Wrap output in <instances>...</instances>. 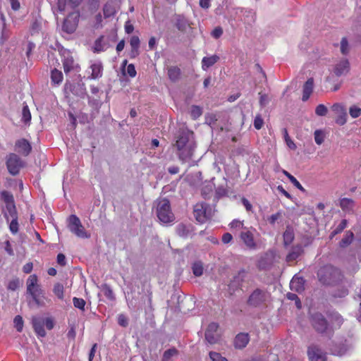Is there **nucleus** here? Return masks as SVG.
<instances>
[{"label":"nucleus","instance_id":"72a5a7b5","mask_svg":"<svg viewBox=\"0 0 361 361\" xmlns=\"http://www.w3.org/2000/svg\"><path fill=\"white\" fill-rule=\"evenodd\" d=\"M101 290L104 295L110 300H114L115 296L111 287L107 284H103L101 286Z\"/></svg>","mask_w":361,"mask_h":361},{"label":"nucleus","instance_id":"9b49d317","mask_svg":"<svg viewBox=\"0 0 361 361\" xmlns=\"http://www.w3.org/2000/svg\"><path fill=\"white\" fill-rule=\"evenodd\" d=\"M78 25V16L71 13L64 19L62 24V30L68 34H72L76 30Z\"/></svg>","mask_w":361,"mask_h":361},{"label":"nucleus","instance_id":"79ce46f5","mask_svg":"<svg viewBox=\"0 0 361 361\" xmlns=\"http://www.w3.org/2000/svg\"><path fill=\"white\" fill-rule=\"evenodd\" d=\"M54 293L58 297V298L63 299V286L61 283H56L53 288Z\"/></svg>","mask_w":361,"mask_h":361},{"label":"nucleus","instance_id":"ddd939ff","mask_svg":"<svg viewBox=\"0 0 361 361\" xmlns=\"http://www.w3.org/2000/svg\"><path fill=\"white\" fill-rule=\"evenodd\" d=\"M331 109L337 114L336 123L339 126H343L347 122V112L345 108L341 104H334Z\"/></svg>","mask_w":361,"mask_h":361},{"label":"nucleus","instance_id":"4be33fe9","mask_svg":"<svg viewBox=\"0 0 361 361\" xmlns=\"http://www.w3.org/2000/svg\"><path fill=\"white\" fill-rule=\"evenodd\" d=\"M130 44L131 47L130 57L135 58L139 55V47L140 40L138 36L133 35L130 37Z\"/></svg>","mask_w":361,"mask_h":361},{"label":"nucleus","instance_id":"603ef678","mask_svg":"<svg viewBox=\"0 0 361 361\" xmlns=\"http://www.w3.org/2000/svg\"><path fill=\"white\" fill-rule=\"evenodd\" d=\"M9 229L13 234H16L18 231V219H11L9 224Z\"/></svg>","mask_w":361,"mask_h":361},{"label":"nucleus","instance_id":"cd10ccee","mask_svg":"<svg viewBox=\"0 0 361 361\" xmlns=\"http://www.w3.org/2000/svg\"><path fill=\"white\" fill-rule=\"evenodd\" d=\"M103 13L105 18L114 16L116 13V8L113 1H108L104 4Z\"/></svg>","mask_w":361,"mask_h":361},{"label":"nucleus","instance_id":"f704fd0d","mask_svg":"<svg viewBox=\"0 0 361 361\" xmlns=\"http://www.w3.org/2000/svg\"><path fill=\"white\" fill-rule=\"evenodd\" d=\"M104 36L97 38L94 44V52L99 53L105 50L104 44L103 43Z\"/></svg>","mask_w":361,"mask_h":361},{"label":"nucleus","instance_id":"680f3d73","mask_svg":"<svg viewBox=\"0 0 361 361\" xmlns=\"http://www.w3.org/2000/svg\"><path fill=\"white\" fill-rule=\"evenodd\" d=\"M222 34L223 29L219 26L215 27L212 32V36L215 39L219 38L222 35Z\"/></svg>","mask_w":361,"mask_h":361},{"label":"nucleus","instance_id":"7ed1b4c3","mask_svg":"<svg viewBox=\"0 0 361 361\" xmlns=\"http://www.w3.org/2000/svg\"><path fill=\"white\" fill-rule=\"evenodd\" d=\"M310 322L313 329L322 335H326L329 338L333 336V329L325 317L319 312L311 315Z\"/></svg>","mask_w":361,"mask_h":361},{"label":"nucleus","instance_id":"864d4df0","mask_svg":"<svg viewBox=\"0 0 361 361\" xmlns=\"http://www.w3.org/2000/svg\"><path fill=\"white\" fill-rule=\"evenodd\" d=\"M264 125V120L260 114H257L254 119V127L257 130H259Z\"/></svg>","mask_w":361,"mask_h":361},{"label":"nucleus","instance_id":"393cba45","mask_svg":"<svg viewBox=\"0 0 361 361\" xmlns=\"http://www.w3.org/2000/svg\"><path fill=\"white\" fill-rule=\"evenodd\" d=\"M219 60V56L214 54L210 56H204L202 59V68L207 71L209 68L214 65Z\"/></svg>","mask_w":361,"mask_h":361},{"label":"nucleus","instance_id":"09e8293b","mask_svg":"<svg viewBox=\"0 0 361 361\" xmlns=\"http://www.w3.org/2000/svg\"><path fill=\"white\" fill-rule=\"evenodd\" d=\"M209 357L212 361H228V360L223 357L219 353L211 351L209 353Z\"/></svg>","mask_w":361,"mask_h":361},{"label":"nucleus","instance_id":"774afa93","mask_svg":"<svg viewBox=\"0 0 361 361\" xmlns=\"http://www.w3.org/2000/svg\"><path fill=\"white\" fill-rule=\"evenodd\" d=\"M44 325L46 326L47 329L51 330L54 328V320L52 319V318L47 317V318H46L45 320H44Z\"/></svg>","mask_w":361,"mask_h":361},{"label":"nucleus","instance_id":"e2e57ef3","mask_svg":"<svg viewBox=\"0 0 361 361\" xmlns=\"http://www.w3.org/2000/svg\"><path fill=\"white\" fill-rule=\"evenodd\" d=\"M127 73L131 78H134L136 75L137 72H136L135 66L133 64L130 63V64L128 65Z\"/></svg>","mask_w":361,"mask_h":361},{"label":"nucleus","instance_id":"5701e85b","mask_svg":"<svg viewBox=\"0 0 361 361\" xmlns=\"http://www.w3.org/2000/svg\"><path fill=\"white\" fill-rule=\"evenodd\" d=\"M63 68L66 74H68L75 68V61L72 56L68 54L67 56H64L63 60Z\"/></svg>","mask_w":361,"mask_h":361},{"label":"nucleus","instance_id":"c756f323","mask_svg":"<svg viewBox=\"0 0 361 361\" xmlns=\"http://www.w3.org/2000/svg\"><path fill=\"white\" fill-rule=\"evenodd\" d=\"M339 205L344 212H350L353 210L355 202L352 199L345 197L340 200Z\"/></svg>","mask_w":361,"mask_h":361},{"label":"nucleus","instance_id":"13d9d810","mask_svg":"<svg viewBox=\"0 0 361 361\" xmlns=\"http://www.w3.org/2000/svg\"><path fill=\"white\" fill-rule=\"evenodd\" d=\"M293 240V235L290 232L286 231L283 234V240L286 245H289Z\"/></svg>","mask_w":361,"mask_h":361},{"label":"nucleus","instance_id":"de8ad7c7","mask_svg":"<svg viewBox=\"0 0 361 361\" xmlns=\"http://www.w3.org/2000/svg\"><path fill=\"white\" fill-rule=\"evenodd\" d=\"M177 354V350L175 348L169 349L164 352L162 361H170V359Z\"/></svg>","mask_w":361,"mask_h":361},{"label":"nucleus","instance_id":"37998d69","mask_svg":"<svg viewBox=\"0 0 361 361\" xmlns=\"http://www.w3.org/2000/svg\"><path fill=\"white\" fill-rule=\"evenodd\" d=\"M202 114V109L199 106H192L190 110V116L192 119L198 118Z\"/></svg>","mask_w":361,"mask_h":361},{"label":"nucleus","instance_id":"052dcab7","mask_svg":"<svg viewBox=\"0 0 361 361\" xmlns=\"http://www.w3.org/2000/svg\"><path fill=\"white\" fill-rule=\"evenodd\" d=\"M255 69L257 72V75H258V78H262L264 80V81H266L267 80V78H266V74L264 72L262 68L261 67V66L258 63H257L255 65Z\"/></svg>","mask_w":361,"mask_h":361},{"label":"nucleus","instance_id":"7c9ffc66","mask_svg":"<svg viewBox=\"0 0 361 361\" xmlns=\"http://www.w3.org/2000/svg\"><path fill=\"white\" fill-rule=\"evenodd\" d=\"M63 79V73L61 71L54 68L51 72V81L54 85H59L62 82Z\"/></svg>","mask_w":361,"mask_h":361},{"label":"nucleus","instance_id":"8fccbe9b","mask_svg":"<svg viewBox=\"0 0 361 361\" xmlns=\"http://www.w3.org/2000/svg\"><path fill=\"white\" fill-rule=\"evenodd\" d=\"M328 112V109L324 104H319L315 109V114L319 116H324Z\"/></svg>","mask_w":361,"mask_h":361},{"label":"nucleus","instance_id":"f257e3e1","mask_svg":"<svg viewBox=\"0 0 361 361\" xmlns=\"http://www.w3.org/2000/svg\"><path fill=\"white\" fill-rule=\"evenodd\" d=\"M174 147L176 154L183 163L190 161L196 148L193 133L190 130L181 131L176 137Z\"/></svg>","mask_w":361,"mask_h":361},{"label":"nucleus","instance_id":"1a4fd4ad","mask_svg":"<svg viewBox=\"0 0 361 361\" xmlns=\"http://www.w3.org/2000/svg\"><path fill=\"white\" fill-rule=\"evenodd\" d=\"M6 165L9 173L16 176L19 173L24 163L16 154L10 153L6 157Z\"/></svg>","mask_w":361,"mask_h":361},{"label":"nucleus","instance_id":"49530a36","mask_svg":"<svg viewBox=\"0 0 361 361\" xmlns=\"http://www.w3.org/2000/svg\"><path fill=\"white\" fill-rule=\"evenodd\" d=\"M349 114L353 118H356L361 115V108L357 106H352L349 109Z\"/></svg>","mask_w":361,"mask_h":361},{"label":"nucleus","instance_id":"f03ea898","mask_svg":"<svg viewBox=\"0 0 361 361\" xmlns=\"http://www.w3.org/2000/svg\"><path fill=\"white\" fill-rule=\"evenodd\" d=\"M26 291L32 297L37 306L42 307L45 305V302L40 298H44V293L41 288L40 285L38 284V278L36 274H32L27 278L26 281Z\"/></svg>","mask_w":361,"mask_h":361},{"label":"nucleus","instance_id":"bb28decb","mask_svg":"<svg viewBox=\"0 0 361 361\" xmlns=\"http://www.w3.org/2000/svg\"><path fill=\"white\" fill-rule=\"evenodd\" d=\"M167 75L172 82H176L180 77L181 71L178 66H170L167 68Z\"/></svg>","mask_w":361,"mask_h":361},{"label":"nucleus","instance_id":"c03bdc74","mask_svg":"<svg viewBox=\"0 0 361 361\" xmlns=\"http://www.w3.org/2000/svg\"><path fill=\"white\" fill-rule=\"evenodd\" d=\"M14 326L18 332H21L23 328V320L21 316L17 315L13 319Z\"/></svg>","mask_w":361,"mask_h":361},{"label":"nucleus","instance_id":"4d7b16f0","mask_svg":"<svg viewBox=\"0 0 361 361\" xmlns=\"http://www.w3.org/2000/svg\"><path fill=\"white\" fill-rule=\"evenodd\" d=\"M314 88V79L312 78H310L305 82L303 85L302 90H312Z\"/></svg>","mask_w":361,"mask_h":361},{"label":"nucleus","instance_id":"4468645a","mask_svg":"<svg viewBox=\"0 0 361 361\" xmlns=\"http://www.w3.org/2000/svg\"><path fill=\"white\" fill-rule=\"evenodd\" d=\"M240 237L246 247L249 249H255L256 247L254 235L252 232L248 229L244 228V230L241 231Z\"/></svg>","mask_w":361,"mask_h":361},{"label":"nucleus","instance_id":"aec40b11","mask_svg":"<svg viewBox=\"0 0 361 361\" xmlns=\"http://www.w3.org/2000/svg\"><path fill=\"white\" fill-rule=\"evenodd\" d=\"M350 70V63L348 60L343 59L341 60L338 63H337L334 68V73L337 76H341L343 74H346L348 73Z\"/></svg>","mask_w":361,"mask_h":361},{"label":"nucleus","instance_id":"338daca9","mask_svg":"<svg viewBox=\"0 0 361 361\" xmlns=\"http://www.w3.org/2000/svg\"><path fill=\"white\" fill-rule=\"evenodd\" d=\"M124 28H125V32L127 33V34H130L131 32H133L134 30V26L133 25L130 23V20H128L125 23V26H124Z\"/></svg>","mask_w":361,"mask_h":361},{"label":"nucleus","instance_id":"423d86ee","mask_svg":"<svg viewBox=\"0 0 361 361\" xmlns=\"http://www.w3.org/2000/svg\"><path fill=\"white\" fill-rule=\"evenodd\" d=\"M213 213L212 208L204 202L197 203L194 207V216L200 223H204L211 219Z\"/></svg>","mask_w":361,"mask_h":361},{"label":"nucleus","instance_id":"e433bc0d","mask_svg":"<svg viewBox=\"0 0 361 361\" xmlns=\"http://www.w3.org/2000/svg\"><path fill=\"white\" fill-rule=\"evenodd\" d=\"M31 120V114L30 111V109L28 108V106L24 103V105L23 106L22 109V121H23L25 123H30Z\"/></svg>","mask_w":361,"mask_h":361},{"label":"nucleus","instance_id":"2eb2a0df","mask_svg":"<svg viewBox=\"0 0 361 361\" xmlns=\"http://www.w3.org/2000/svg\"><path fill=\"white\" fill-rule=\"evenodd\" d=\"M90 75L88 78L93 80L99 79L103 74V65L102 62L96 61L90 66Z\"/></svg>","mask_w":361,"mask_h":361},{"label":"nucleus","instance_id":"a211bd4d","mask_svg":"<svg viewBox=\"0 0 361 361\" xmlns=\"http://www.w3.org/2000/svg\"><path fill=\"white\" fill-rule=\"evenodd\" d=\"M290 288L293 291L302 292L305 289V280L302 277L295 276L290 282Z\"/></svg>","mask_w":361,"mask_h":361},{"label":"nucleus","instance_id":"c9c22d12","mask_svg":"<svg viewBox=\"0 0 361 361\" xmlns=\"http://www.w3.org/2000/svg\"><path fill=\"white\" fill-rule=\"evenodd\" d=\"M348 221L346 219H343L337 227L331 232L330 238H334L336 235L341 233L347 226Z\"/></svg>","mask_w":361,"mask_h":361},{"label":"nucleus","instance_id":"5fc2aeb1","mask_svg":"<svg viewBox=\"0 0 361 361\" xmlns=\"http://www.w3.org/2000/svg\"><path fill=\"white\" fill-rule=\"evenodd\" d=\"M341 51L345 55L348 53V42L346 37H343L341 41Z\"/></svg>","mask_w":361,"mask_h":361},{"label":"nucleus","instance_id":"0e129e2a","mask_svg":"<svg viewBox=\"0 0 361 361\" xmlns=\"http://www.w3.org/2000/svg\"><path fill=\"white\" fill-rule=\"evenodd\" d=\"M260 94V99H259V104L260 105L264 107L265 106L269 101V97L266 94Z\"/></svg>","mask_w":361,"mask_h":361},{"label":"nucleus","instance_id":"bf43d9fd","mask_svg":"<svg viewBox=\"0 0 361 361\" xmlns=\"http://www.w3.org/2000/svg\"><path fill=\"white\" fill-rule=\"evenodd\" d=\"M67 1L66 0H57L56 8L59 11L63 12L66 8Z\"/></svg>","mask_w":361,"mask_h":361},{"label":"nucleus","instance_id":"20e7f679","mask_svg":"<svg viewBox=\"0 0 361 361\" xmlns=\"http://www.w3.org/2000/svg\"><path fill=\"white\" fill-rule=\"evenodd\" d=\"M157 215L159 221L164 224L173 222L175 216L171 212L170 202L168 200L162 199L157 202Z\"/></svg>","mask_w":361,"mask_h":361},{"label":"nucleus","instance_id":"2f4dec72","mask_svg":"<svg viewBox=\"0 0 361 361\" xmlns=\"http://www.w3.org/2000/svg\"><path fill=\"white\" fill-rule=\"evenodd\" d=\"M192 273L195 276H200L203 274V264L200 261L195 262L192 265Z\"/></svg>","mask_w":361,"mask_h":361},{"label":"nucleus","instance_id":"a18cd8bd","mask_svg":"<svg viewBox=\"0 0 361 361\" xmlns=\"http://www.w3.org/2000/svg\"><path fill=\"white\" fill-rule=\"evenodd\" d=\"M73 305L75 307L78 308L81 310H85V301L82 298H73Z\"/></svg>","mask_w":361,"mask_h":361},{"label":"nucleus","instance_id":"a19ab883","mask_svg":"<svg viewBox=\"0 0 361 361\" xmlns=\"http://www.w3.org/2000/svg\"><path fill=\"white\" fill-rule=\"evenodd\" d=\"M97 92H92V95L88 97L89 104L95 109L99 108L101 105V101L98 99V96L97 94Z\"/></svg>","mask_w":361,"mask_h":361},{"label":"nucleus","instance_id":"a878e982","mask_svg":"<svg viewBox=\"0 0 361 361\" xmlns=\"http://www.w3.org/2000/svg\"><path fill=\"white\" fill-rule=\"evenodd\" d=\"M4 215L7 221L10 219H18V214L15 204L6 205Z\"/></svg>","mask_w":361,"mask_h":361},{"label":"nucleus","instance_id":"412c9836","mask_svg":"<svg viewBox=\"0 0 361 361\" xmlns=\"http://www.w3.org/2000/svg\"><path fill=\"white\" fill-rule=\"evenodd\" d=\"M303 252V248L302 245H297L292 247L289 253L286 256V261L288 262H292L297 259Z\"/></svg>","mask_w":361,"mask_h":361},{"label":"nucleus","instance_id":"4c0bfd02","mask_svg":"<svg viewBox=\"0 0 361 361\" xmlns=\"http://www.w3.org/2000/svg\"><path fill=\"white\" fill-rule=\"evenodd\" d=\"M1 197L4 201L6 205L15 204L13 195L8 191H2L1 192Z\"/></svg>","mask_w":361,"mask_h":361},{"label":"nucleus","instance_id":"6e6552de","mask_svg":"<svg viewBox=\"0 0 361 361\" xmlns=\"http://www.w3.org/2000/svg\"><path fill=\"white\" fill-rule=\"evenodd\" d=\"M269 298V294L266 290L257 288L248 297L247 304L250 307H257L264 305Z\"/></svg>","mask_w":361,"mask_h":361},{"label":"nucleus","instance_id":"dca6fc26","mask_svg":"<svg viewBox=\"0 0 361 361\" xmlns=\"http://www.w3.org/2000/svg\"><path fill=\"white\" fill-rule=\"evenodd\" d=\"M32 324L38 336L44 337L46 336V331L44 329V322L43 319L35 317L32 319Z\"/></svg>","mask_w":361,"mask_h":361},{"label":"nucleus","instance_id":"c85d7f7f","mask_svg":"<svg viewBox=\"0 0 361 361\" xmlns=\"http://www.w3.org/2000/svg\"><path fill=\"white\" fill-rule=\"evenodd\" d=\"M191 231L190 225L187 226L183 224H180L176 226V233L180 237L187 238L190 235Z\"/></svg>","mask_w":361,"mask_h":361},{"label":"nucleus","instance_id":"f3484780","mask_svg":"<svg viewBox=\"0 0 361 361\" xmlns=\"http://www.w3.org/2000/svg\"><path fill=\"white\" fill-rule=\"evenodd\" d=\"M16 150L21 154L27 156L30 154L32 147L30 142L25 139H20L16 142Z\"/></svg>","mask_w":361,"mask_h":361},{"label":"nucleus","instance_id":"473e14b6","mask_svg":"<svg viewBox=\"0 0 361 361\" xmlns=\"http://www.w3.org/2000/svg\"><path fill=\"white\" fill-rule=\"evenodd\" d=\"M354 238V234L351 231H347L345 236L343 238V239L340 241L339 245L341 247H345L348 245H349Z\"/></svg>","mask_w":361,"mask_h":361},{"label":"nucleus","instance_id":"6ab92c4d","mask_svg":"<svg viewBox=\"0 0 361 361\" xmlns=\"http://www.w3.org/2000/svg\"><path fill=\"white\" fill-rule=\"evenodd\" d=\"M249 341L248 334L240 333L235 338L234 345L236 348L242 349L247 345Z\"/></svg>","mask_w":361,"mask_h":361},{"label":"nucleus","instance_id":"f8f14e48","mask_svg":"<svg viewBox=\"0 0 361 361\" xmlns=\"http://www.w3.org/2000/svg\"><path fill=\"white\" fill-rule=\"evenodd\" d=\"M218 329L219 325L216 323L212 322L209 324L205 331V339L210 344H214L219 340L220 334Z\"/></svg>","mask_w":361,"mask_h":361},{"label":"nucleus","instance_id":"58836bf2","mask_svg":"<svg viewBox=\"0 0 361 361\" xmlns=\"http://www.w3.org/2000/svg\"><path fill=\"white\" fill-rule=\"evenodd\" d=\"M283 173L288 177V178L290 180V181L298 189H299L300 191L304 192L305 190L302 186V185L300 183V182L290 173H289L288 171L283 170Z\"/></svg>","mask_w":361,"mask_h":361},{"label":"nucleus","instance_id":"9d476101","mask_svg":"<svg viewBox=\"0 0 361 361\" xmlns=\"http://www.w3.org/2000/svg\"><path fill=\"white\" fill-rule=\"evenodd\" d=\"M307 355L310 361H326V353L317 345L308 347Z\"/></svg>","mask_w":361,"mask_h":361},{"label":"nucleus","instance_id":"69168bd1","mask_svg":"<svg viewBox=\"0 0 361 361\" xmlns=\"http://www.w3.org/2000/svg\"><path fill=\"white\" fill-rule=\"evenodd\" d=\"M118 323L121 326H126L128 325V319L123 314H119L118 317Z\"/></svg>","mask_w":361,"mask_h":361},{"label":"nucleus","instance_id":"39448f33","mask_svg":"<svg viewBox=\"0 0 361 361\" xmlns=\"http://www.w3.org/2000/svg\"><path fill=\"white\" fill-rule=\"evenodd\" d=\"M68 228L71 232L80 238H88L90 234L85 230L80 219L75 214H72L68 219Z\"/></svg>","mask_w":361,"mask_h":361},{"label":"nucleus","instance_id":"0eeeda50","mask_svg":"<svg viewBox=\"0 0 361 361\" xmlns=\"http://www.w3.org/2000/svg\"><path fill=\"white\" fill-rule=\"evenodd\" d=\"M317 275L322 283L329 284L338 279L340 271L331 266H325L319 270Z\"/></svg>","mask_w":361,"mask_h":361},{"label":"nucleus","instance_id":"3c124183","mask_svg":"<svg viewBox=\"0 0 361 361\" xmlns=\"http://www.w3.org/2000/svg\"><path fill=\"white\" fill-rule=\"evenodd\" d=\"M283 132H284L285 140H286V142L288 147L290 149H296V145L294 143V142L290 138V137H289V135L288 134L287 130L284 129Z\"/></svg>","mask_w":361,"mask_h":361},{"label":"nucleus","instance_id":"ea45409f","mask_svg":"<svg viewBox=\"0 0 361 361\" xmlns=\"http://www.w3.org/2000/svg\"><path fill=\"white\" fill-rule=\"evenodd\" d=\"M314 136L315 142L320 145L324 142L326 135L324 130H316L314 133Z\"/></svg>","mask_w":361,"mask_h":361},{"label":"nucleus","instance_id":"b1692460","mask_svg":"<svg viewBox=\"0 0 361 361\" xmlns=\"http://www.w3.org/2000/svg\"><path fill=\"white\" fill-rule=\"evenodd\" d=\"M330 326L332 327L333 334L335 329H339L343 322V319L338 313H333L330 316Z\"/></svg>","mask_w":361,"mask_h":361},{"label":"nucleus","instance_id":"6e6d98bb","mask_svg":"<svg viewBox=\"0 0 361 361\" xmlns=\"http://www.w3.org/2000/svg\"><path fill=\"white\" fill-rule=\"evenodd\" d=\"M19 280L18 279L11 280L8 282L7 288L11 290H16L19 287Z\"/></svg>","mask_w":361,"mask_h":361}]
</instances>
